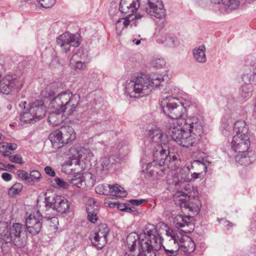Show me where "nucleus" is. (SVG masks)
Masks as SVG:
<instances>
[{
    "label": "nucleus",
    "instance_id": "23",
    "mask_svg": "<svg viewBox=\"0 0 256 256\" xmlns=\"http://www.w3.org/2000/svg\"><path fill=\"white\" fill-rule=\"evenodd\" d=\"M192 217L190 216L177 215L174 218L173 222L175 226L178 228L188 226L190 224V219Z\"/></svg>",
    "mask_w": 256,
    "mask_h": 256
},
{
    "label": "nucleus",
    "instance_id": "25",
    "mask_svg": "<svg viewBox=\"0 0 256 256\" xmlns=\"http://www.w3.org/2000/svg\"><path fill=\"white\" fill-rule=\"evenodd\" d=\"M206 48L204 44L193 50L194 56L196 62L204 63L206 62Z\"/></svg>",
    "mask_w": 256,
    "mask_h": 256
},
{
    "label": "nucleus",
    "instance_id": "12",
    "mask_svg": "<svg viewBox=\"0 0 256 256\" xmlns=\"http://www.w3.org/2000/svg\"><path fill=\"white\" fill-rule=\"evenodd\" d=\"M208 164V162L204 159L202 161L198 160H194L186 168H184L181 170L180 172H186L192 169L194 170V172L191 174L192 178L196 180L200 178L201 176H204V174H205L206 173Z\"/></svg>",
    "mask_w": 256,
    "mask_h": 256
},
{
    "label": "nucleus",
    "instance_id": "14",
    "mask_svg": "<svg viewBox=\"0 0 256 256\" xmlns=\"http://www.w3.org/2000/svg\"><path fill=\"white\" fill-rule=\"evenodd\" d=\"M166 148H167L166 144L158 146V149L156 150L154 154V159L153 162L148 164V170H149L152 166L158 165V166H162L164 164L166 165L168 158Z\"/></svg>",
    "mask_w": 256,
    "mask_h": 256
},
{
    "label": "nucleus",
    "instance_id": "22",
    "mask_svg": "<svg viewBox=\"0 0 256 256\" xmlns=\"http://www.w3.org/2000/svg\"><path fill=\"white\" fill-rule=\"evenodd\" d=\"M49 139L55 148H60L64 144L60 128L52 132L49 136Z\"/></svg>",
    "mask_w": 256,
    "mask_h": 256
},
{
    "label": "nucleus",
    "instance_id": "1",
    "mask_svg": "<svg viewBox=\"0 0 256 256\" xmlns=\"http://www.w3.org/2000/svg\"><path fill=\"white\" fill-rule=\"evenodd\" d=\"M178 98L169 96L164 98L161 106L164 112L170 119L165 130L168 134L182 147H196L200 143L203 126L194 116L185 118L186 108L178 103Z\"/></svg>",
    "mask_w": 256,
    "mask_h": 256
},
{
    "label": "nucleus",
    "instance_id": "20",
    "mask_svg": "<svg viewBox=\"0 0 256 256\" xmlns=\"http://www.w3.org/2000/svg\"><path fill=\"white\" fill-rule=\"evenodd\" d=\"M60 130L64 144H67L75 139L76 133L72 127L70 126H62L60 128Z\"/></svg>",
    "mask_w": 256,
    "mask_h": 256
},
{
    "label": "nucleus",
    "instance_id": "11",
    "mask_svg": "<svg viewBox=\"0 0 256 256\" xmlns=\"http://www.w3.org/2000/svg\"><path fill=\"white\" fill-rule=\"evenodd\" d=\"M46 206L56 210L58 212L64 214L70 208V203L64 196H54L50 200V198L46 197Z\"/></svg>",
    "mask_w": 256,
    "mask_h": 256
},
{
    "label": "nucleus",
    "instance_id": "37",
    "mask_svg": "<svg viewBox=\"0 0 256 256\" xmlns=\"http://www.w3.org/2000/svg\"><path fill=\"white\" fill-rule=\"evenodd\" d=\"M79 147H72L70 148L67 154L68 158L72 160H76V162H77L78 158V156Z\"/></svg>",
    "mask_w": 256,
    "mask_h": 256
},
{
    "label": "nucleus",
    "instance_id": "5",
    "mask_svg": "<svg viewBox=\"0 0 256 256\" xmlns=\"http://www.w3.org/2000/svg\"><path fill=\"white\" fill-rule=\"evenodd\" d=\"M139 8L157 18H163L166 16L162 0H120L119 4L120 11L130 18L136 13Z\"/></svg>",
    "mask_w": 256,
    "mask_h": 256
},
{
    "label": "nucleus",
    "instance_id": "62",
    "mask_svg": "<svg viewBox=\"0 0 256 256\" xmlns=\"http://www.w3.org/2000/svg\"><path fill=\"white\" fill-rule=\"evenodd\" d=\"M90 203H91V202H92V203H93V204H94H94H96V202H95V201H94V200H90Z\"/></svg>",
    "mask_w": 256,
    "mask_h": 256
},
{
    "label": "nucleus",
    "instance_id": "47",
    "mask_svg": "<svg viewBox=\"0 0 256 256\" xmlns=\"http://www.w3.org/2000/svg\"><path fill=\"white\" fill-rule=\"evenodd\" d=\"M130 202L134 206H139L142 203L146 202V200L144 199L140 200H130Z\"/></svg>",
    "mask_w": 256,
    "mask_h": 256
},
{
    "label": "nucleus",
    "instance_id": "53",
    "mask_svg": "<svg viewBox=\"0 0 256 256\" xmlns=\"http://www.w3.org/2000/svg\"><path fill=\"white\" fill-rule=\"evenodd\" d=\"M72 183L74 185H76L78 188H80L82 186L81 180L72 179Z\"/></svg>",
    "mask_w": 256,
    "mask_h": 256
},
{
    "label": "nucleus",
    "instance_id": "39",
    "mask_svg": "<svg viewBox=\"0 0 256 256\" xmlns=\"http://www.w3.org/2000/svg\"><path fill=\"white\" fill-rule=\"evenodd\" d=\"M113 163L111 162L110 158H104L101 160L102 170L104 171L108 170L112 166Z\"/></svg>",
    "mask_w": 256,
    "mask_h": 256
},
{
    "label": "nucleus",
    "instance_id": "21",
    "mask_svg": "<svg viewBox=\"0 0 256 256\" xmlns=\"http://www.w3.org/2000/svg\"><path fill=\"white\" fill-rule=\"evenodd\" d=\"M142 17V15L138 14L134 16V18H132L131 20L128 16L119 19L116 24V30L117 34H120L122 31L125 28H126L130 24V22L134 20V19L138 20L140 19Z\"/></svg>",
    "mask_w": 256,
    "mask_h": 256
},
{
    "label": "nucleus",
    "instance_id": "55",
    "mask_svg": "<svg viewBox=\"0 0 256 256\" xmlns=\"http://www.w3.org/2000/svg\"><path fill=\"white\" fill-rule=\"evenodd\" d=\"M128 206V205L125 204H119L118 206V208L122 211H126V208Z\"/></svg>",
    "mask_w": 256,
    "mask_h": 256
},
{
    "label": "nucleus",
    "instance_id": "19",
    "mask_svg": "<svg viewBox=\"0 0 256 256\" xmlns=\"http://www.w3.org/2000/svg\"><path fill=\"white\" fill-rule=\"evenodd\" d=\"M180 246L181 250L188 254L193 252L196 248L195 244L192 240L190 237L184 236L182 233Z\"/></svg>",
    "mask_w": 256,
    "mask_h": 256
},
{
    "label": "nucleus",
    "instance_id": "52",
    "mask_svg": "<svg viewBox=\"0 0 256 256\" xmlns=\"http://www.w3.org/2000/svg\"><path fill=\"white\" fill-rule=\"evenodd\" d=\"M126 212L131 213L134 215H137L138 214V212L134 208H130L128 207V206L127 208H126Z\"/></svg>",
    "mask_w": 256,
    "mask_h": 256
},
{
    "label": "nucleus",
    "instance_id": "56",
    "mask_svg": "<svg viewBox=\"0 0 256 256\" xmlns=\"http://www.w3.org/2000/svg\"><path fill=\"white\" fill-rule=\"evenodd\" d=\"M94 126H96V128H99L100 127L102 128V130H104L106 128L104 122L98 123Z\"/></svg>",
    "mask_w": 256,
    "mask_h": 256
},
{
    "label": "nucleus",
    "instance_id": "6",
    "mask_svg": "<svg viewBox=\"0 0 256 256\" xmlns=\"http://www.w3.org/2000/svg\"><path fill=\"white\" fill-rule=\"evenodd\" d=\"M0 248L4 242H12L18 247L25 246L27 241L26 228L20 223H14L8 227V223L0 222Z\"/></svg>",
    "mask_w": 256,
    "mask_h": 256
},
{
    "label": "nucleus",
    "instance_id": "54",
    "mask_svg": "<svg viewBox=\"0 0 256 256\" xmlns=\"http://www.w3.org/2000/svg\"><path fill=\"white\" fill-rule=\"evenodd\" d=\"M180 182H181V180H179L178 178L174 176V180H173V181L172 182V184L175 186H178Z\"/></svg>",
    "mask_w": 256,
    "mask_h": 256
},
{
    "label": "nucleus",
    "instance_id": "34",
    "mask_svg": "<svg viewBox=\"0 0 256 256\" xmlns=\"http://www.w3.org/2000/svg\"><path fill=\"white\" fill-rule=\"evenodd\" d=\"M90 238L93 246L99 250L102 248L107 243V238H104V242H101L102 239L100 237L90 236Z\"/></svg>",
    "mask_w": 256,
    "mask_h": 256
},
{
    "label": "nucleus",
    "instance_id": "28",
    "mask_svg": "<svg viewBox=\"0 0 256 256\" xmlns=\"http://www.w3.org/2000/svg\"><path fill=\"white\" fill-rule=\"evenodd\" d=\"M93 154L90 150L80 146L76 164H79L80 162H86V161L90 160Z\"/></svg>",
    "mask_w": 256,
    "mask_h": 256
},
{
    "label": "nucleus",
    "instance_id": "64",
    "mask_svg": "<svg viewBox=\"0 0 256 256\" xmlns=\"http://www.w3.org/2000/svg\"><path fill=\"white\" fill-rule=\"evenodd\" d=\"M26 104V102H24L23 104Z\"/></svg>",
    "mask_w": 256,
    "mask_h": 256
},
{
    "label": "nucleus",
    "instance_id": "27",
    "mask_svg": "<svg viewBox=\"0 0 256 256\" xmlns=\"http://www.w3.org/2000/svg\"><path fill=\"white\" fill-rule=\"evenodd\" d=\"M248 126L244 120H237L234 124V131L236 134L249 135L248 134Z\"/></svg>",
    "mask_w": 256,
    "mask_h": 256
},
{
    "label": "nucleus",
    "instance_id": "61",
    "mask_svg": "<svg viewBox=\"0 0 256 256\" xmlns=\"http://www.w3.org/2000/svg\"><path fill=\"white\" fill-rule=\"evenodd\" d=\"M4 165L2 162H0V169L4 170Z\"/></svg>",
    "mask_w": 256,
    "mask_h": 256
},
{
    "label": "nucleus",
    "instance_id": "17",
    "mask_svg": "<svg viewBox=\"0 0 256 256\" xmlns=\"http://www.w3.org/2000/svg\"><path fill=\"white\" fill-rule=\"evenodd\" d=\"M29 108L38 120L43 118L46 115V107L42 100H36L32 102L30 104Z\"/></svg>",
    "mask_w": 256,
    "mask_h": 256
},
{
    "label": "nucleus",
    "instance_id": "36",
    "mask_svg": "<svg viewBox=\"0 0 256 256\" xmlns=\"http://www.w3.org/2000/svg\"><path fill=\"white\" fill-rule=\"evenodd\" d=\"M55 88L51 86H47L42 91L41 95L44 98H50L55 95Z\"/></svg>",
    "mask_w": 256,
    "mask_h": 256
},
{
    "label": "nucleus",
    "instance_id": "60",
    "mask_svg": "<svg viewBox=\"0 0 256 256\" xmlns=\"http://www.w3.org/2000/svg\"><path fill=\"white\" fill-rule=\"evenodd\" d=\"M15 166L13 164H8V166H6V168H14Z\"/></svg>",
    "mask_w": 256,
    "mask_h": 256
},
{
    "label": "nucleus",
    "instance_id": "8",
    "mask_svg": "<svg viewBox=\"0 0 256 256\" xmlns=\"http://www.w3.org/2000/svg\"><path fill=\"white\" fill-rule=\"evenodd\" d=\"M23 84L22 78L7 76L0 80V91L4 94H8L15 89H20Z\"/></svg>",
    "mask_w": 256,
    "mask_h": 256
},
{
    "label": "nucleus",
    "instance_id": "43",
    "mask_svg": "<svg viewBox=\"0 0 256 256\" xmlns=\"http://www.w3.org/2000/svg\"><path fill=\"white\" fill-rule=\"evenodd\" d=\"M6 142L0 143V152L2 153L4 156H9L11 154L9 150H8Z\"/></svg>",
    "mask_w": 256,
    "mask_h": 256
},
{
    "label": "nucleus",
    "instance_id": "63",
    "mask_svg": "<svg viewBox=\"0 0 256 256\" xmlns=\"http://www.w3.org/2000/svg\"><path fill=\"white\" fill-rule=\"evenodd\" d=\"M2 133L0 132V140L2 138Z\"/></svg>",
    "mask_w": 256,
    "mask_h": 256
},
{
    "label": "nucleus",
    "instance_id": "31",
    "mask_svg": "<svg viewBox=\"0 0 256 256\" xmlns=\"http://www.w3.org/2000/svg\"><path fill=\"white\" fill-rule=\"evenodd\" d=\"M86 210L88 212V220L92 223L94 224L98 220V206L96 208L90 204H86Z\"/></svg>",
    "mask_w": 256,
    "mask_h": 256
},
{
    "label": "nucleus",
    "instance_id": "3",
    "mask_svg": "<svg viewBox=\"0 0 256 256\" xmlns=\"http://www.w3.org/2000/svg\"><path fill=\"white\" fill-rule=\"evenodd\" d=\"M170 78L171 75L168 74H155L150 76L144 74L134 76L131 79L126 80L125 88L130 97H142L148 95L152 88L162 86V83L167 82Z\"/></svg>",
    "mask_w": 256,
    "mask_h": 256
},
{
    "label": "nucleus",
    "instance_id": "41",
    "mask_svg": "<svg viewBox=\"0 0 256 256\" xmlns=\"http://www.w3.org/2000/svg\"><path fill=\"white\" fill-rule=\"evenodd\" d=\"M41 6L45 8H49L54 6L56 0H37Z\"/></svg>",
    "mask_w": 256,
    "mask_h": 256
},
{
    "label": "nucleus",
    "instance_id": "2",
    "mask_svg": "<svg viewBox=\"0 0 256 256\" xmlns=\"http://www.w3.org/2000/svg\"><path fill=\"white\" fill-rule=\"evenodd\" d=\"M166 239L162 244V236L154 225L148 224L143 234L140 236L136 232H131L126 238L130 251L133 252L138 244V253L136 256H156V252L162 246L168 256H176L180 249L182 232L168 229L166 230Z\"/></svg>",
    "mask_w": 256,
    "mask_h": 256
},
{
    "label": "nucleus",
    "instance_id": "38",
    "mask_svg": "<svg viewBox=\"0 0 256 256\" xmlns=\"http://www.w3.org/2000/svg\"><path fill=\"white\" fill-rule=\"evenodd\" d=\"M22 188V185L20 183L15 184L8 190V194L11 196H14L18 194Z\"/></svg>",
    "mask_w": 256,
    "mask_h": 256
},
{
    "label": "nucleus",
    "instance_id": "46",
    "mask_svg": "<svg viewBox=\"0 0 256 256\" xmlns=\"http://www.w3.org/2000/svg\"><path fill=\"white\" fill-rule=\"evenodd\" d=\"M16 174L18 176L22 179L28 181L30 180V177L29 174L27 172L22 170H18L17 171Z\"/></svg>",
    "mask_w": 256,
    "mask_h": 256
},
{
    "label": "nucleus",
    "instance_id": "58",
    "mask_svg": "<svg viewBox=\"0 0 256 256\" xmlns=\"http://www.w3.org/2000/svg\"><path fill=\"white\" fill-rule=\"evenodd\" d=\"M72 165V162H68L64 164V165L62 166V169L64 170L66 166H70Z\"/></svg>",
    "mask_w": 256,
    "mask_h": 256
},
{
    "label": "nucleus",
    "instance_id": "24",
    "mask_svg": "<svg viewBox=\"0 0 256 256\" xmlns=\"http://www.w3.org/2000/svg\"><path fill=\"white\" fill-rule=\"evenodd\" d=\"M109 229L106 224H102L96 227L94 232L90 236H96L101 238V242H104V238H107Z\"/></svg>",
    "mask_w": 256,
    "mask_h": 256
},
{
    "label": "nucleus",
    "instance_id": "51",
    "mask_svg": "<svg viewBox=\"0 0 256 256\" xmlns=\"http://www.w3.org/2000/svg\"><path fill=\"white\" fill-rule=\"evenodd\" d=\"M2 179L8 182L12 180V175L8 172H4L2 174Z\"/></svg>",
    "mask_w": 256,
    "mask_h": 256
},
{
    "label": "nucleus",
    "instance_id": "15",
    "mask_svg": "<svg viewBox=\"0 0 256 256\" xmlns=\"http://www.w3.org/2000/svg\"><path fill=\"white\" fill-rule=\"evenodd\" d=\"M102 188H108V194L112 196H116L124 197L126 196L127 192L124 190L121 186L116 184L114 185L106 184V186H99L96 188V192L100 194L102 193L104 194H108L107 190H102Z\"/></svg>",
    "mask_w": 256,
    "mask_h": 256
},
{
    "label": "nucleus",
    "instance_id": "49",
    "mask_svg": "<svg viewBox=\"0 0 256 256\" xmlns=\"http://www.w3.org/2000/svg\"><path fill=\"white\" fill-rule=\"evenodd\" d=\"M40 176H41V174L39 172H38L37 170H33L30 172V178H32L34 179H36V180H38L40 178Z\"/></svg>",
    "mask_w": 256,
    "mask_h": 256
},
{
    "label": "nucleus",
    "instance_id": "18",
    "mask_svg": "<svg viewBox=\"0 0 256 256\" xmlns=\"http://www.w3.org/2000/svg\"><path fill=\"white\" fill-rule=\"evenodd\" d=\"M86 55L82 52H79L74 54L70 60V65L76 70H81L86 68V63L82 62Z\"/></svg>",
    "mask_w": 256,
    "mask_h": 256
},
{
    "label": "nucleus",
    "instance_id": "30",
    "mask_svg": "<svg viewBox=\"0 0 256 256\" xmlns=\"http://www.w3.org/2000/svg\"><path fill=\"white\" fill-rule=\"evenodd\" d=\"M24 108L26 106H24ZM20 120L22 122L26 123H34L38 120L34 114L30 112V109H25L20 115Z\"/></svg>",
    "mask_w": 256,
    "mask_h": 256
},
{
    "label": "nucleus",
    "instance_id": "32",
    "mask_svg": "<svg viewBox=\"0 0 256 256\" xmlns=\"http://www.w3.org/2000/svg\"><path fill=\"white\" fill-rule=\"evenodd\" d=\"M160 41L164 46L170 48L174 47L177 42V40L176 38L168 34L162 36Z\"/></svg>",
    "mask_w": 256,
    "mask_h": 256
},
{
    "label": "nucleus",
    "instance_id": "26",
    "mask_svg": "<svg viewBox=\"0 0 256 256\" xmlns=\"http://www.w3.org/2000/svg\"><path fill=\"white\" fill-rule=\"evenodd\" d=\"M236 156V162L241 165H248L252 162L253 158L248 156L247 150H244V152H238Z\"/></svg>",
    "mask_w": 256,
    "mask_h": 256
},
{
    "label": "nucleus",
    "instance_id": "33",
    "mask_svg": "<svg viewBox=\"0 0 256 256\" xmlns=\"http://www.w3.org/2000/svg\"><path fill=\"white\" fill-rule=\"evenodd\" d=\"M178 104H180V106H182L186 110V108H190L193 106V104L191 100V98L187 94H184L179 98Z\"/></svg>",
    "mask_w": 256,
    "mask_h": 256
},
{
    "label": "nucleus",
    "instance_id": "50",
    "mask_svg": "<svg viewBox=\"0 0 256 256\" xmlns=\"http://www.w3.org/2000/svg\"><path fill=\"white\" fill-rule=\"evenodd\" d=\"M6 145L7 146V148H8V150H16L18 148L17 144L15 143L6 142Z\"/></svg>",
    "mask_w": 256,
    "mask_h": 256
},
{
    "label": "nucleus",
    "instance_id": "48",
    "mask_svg": "<svg viewBox=\"0 0 256 256\" xmlns=\"http://www.w3.org/2000/svg\"><path fill=\"white\" fill-rule=\"evenodd\" d=\"M44 171L46 174L52 176H54L56 174V173L53 168L49 166H46L45 168Z\"/></svg>",
    "mask_w": 256,
    "mask_h": 256
},
{
    "label": "nucleus",
    "instance_id": "10",
    "mask_svg": "<svg viewBox=\"0 0 256 256\" xmlns=\"http://www.w3.org/2000/svg\"><path fill=\"white\" fill-rule=\"evenodd\" d=\"M42 216L38 210L30 214L26 221V228L30 234L36 235L40 232L42 227Z\"/></svg>",
    "mask_w": 256,
    "mask_h": 256
},
{
    "label": "nucleus",
    "instance_id": "4",
    "mask_svg": "<svg viewBox=\"0 0 256 256\" xmlns=\"http://www.w3.org/2000/svg\"><path fill=\"white\" fill-rule=\"evenodd\" d=\"M80 96L74 94L70 90L62 92L55 96L50 102V106L54 110L48 118V121L52 126L60 125L63 121L60 114L72 115L76 112Z\"/></svg>",
    "mask_w": 256,
    "mask_h": 256
},
{
    "label": "nucleus",
    "instance_id": "13",
    "mask_svg": "<svg viewBox=\"0 0 256 256\" xmlns=\"http://www.w3.org/2000/svg\"><path fill=\"white\" fill-rule=\"evenodd\" d=\"M250 146L249 135L236 134L231 142L232 149L236 152L247 150Z\"/></svg>",
    "mask_w": 256,
    "mask_h": 256
},
{
    "label": "nucleus",
    "instance_id": "45",
    "mask_svg": "<svg viewBox=\"0 0 256 256\" xmlns=\"http://www.w3.org/2000/svg\"><path fill=\"white\" fill-rule=\"evenodd\" d=\"M54 182L58 186L64 188H66L68 186L66 182L59 178H56Z\"/></svg>",
    "mask_w": 256,
    "mask_h": 256
},
{
    "label": "nucleus",
    "instance_id": "35",
    "mask_svg": "<svg viewBox=\"0 0 256 256\" xmlns=\"http://www.w3.org/2000/svg\"><path fill=\"white\" fill-rule=\"evenodd\" d=\"M178 154H170V153L168 152L169 160H167L166 165L172 169L176 168L177 166L176 164L178 162Z\"/></svg>",
    "mask_w": 256,
    "mask_h": 256
},
{
    "label": "nucleus",
    "instance_id": "57",
    "mask_svg": "<svg viewBox=\"0 0 256 256\" xmlns=\"http://www.w3.org/2000/svg\"><path fill=\"white\" fill-rule=\"evenodd\" d=\"M181 179L182 180H186V181H189V180H190L192 179L190 178L188 176H181Z\"/></svg>",
    "mask_w": 256,
    "mask_h": 256
},
{
    "label": "nucleus",
    "instance_id": "44",
    "mask_svg": "<svg viewBox=\"0 0 256 256\" xmlns=\"http://www.w3.org/2000/svg\"><path fill=\"white\" fill-rule=\"evenodd\" d=\"M10 160L12 162L21 164L22 163V157L20 154H15L9 156Z\"/></svg>",
    "mask_w": 256,
    "mask_h": 256
},
{
    "label": "nucleus",
    "instance_id": "7",
    "mask_svg": "<svg viewBox=\"0 0 256 256\" xmlns=\"http://www.w3.org/2000/svg\"><path fill=\"white\" fill-rule=\"evenodd\" d=\"M175 204L182 208L188 209L194 214H197L201 207V204L197 198H190V196L182 191H178L174 196Z\"/></svg>",
    "mask_w": 256,
    "mask_h": 256
},
{
    "label": "nucleus",
    "instance_id": "42",
    "mask_svg": "<svg viewBox=\"0 0 256 256\" xmlns=\"http://www.w3.org/2000/svg\"><path fill=\"white\" fill-rule=\"evenodd\" d=\"M165 64V60L162 58H155L152 62V65L156 68H162Z\"/></svg>",
    "mask_w": 256,
    "mask_h": 256
},
{
    "label": "nucleus",
    "instance_id": "29",
    "mask_svg": "<svg viewBox=\"0 0 256 256\" xmlns=\"http://www.w3.org/2000/svg\"><path fill=\"white\" fill-rule=\"evenodd\" d=\"M211 2L214 4H222L226 6L230 10L236 9L239 5L238 0H210Z\"/></svg>",
    "mask_w": 256,
    "mask_h": 256
},
{
    "label": "nucleus",
    "instance_id": "40",
    "mask_svg": "<svg viewBox=\"0 0 256 256\" xmlns=\"http://www.w3.org/2000/svg\"><path fill=\"white\" fill-rule=\"evenodd\" d=\"M253 73L254 74H252L250 73L243 74L242 76V81L246 84H249L254 82L255 77L256 76V73L255 72Z\"/></svg>",
    "mask_w": 256,
    "mask_h": 256
},
{
    "label": "nucleus",
    "instance_id": "59",
    "mask_svg": "<svg viewBox=\"0 0 256 256\" xmlns=\"http://www.w3.org/2000/svg\"><path fill=\"white\" fill-rule=\"evenodd\" d=\"M133 42H135V44H136V45H138L140 43V40H136V39H134V40H133Z\"/></svg>",
    "mask_w": 256,
    "mask_h": 256
},
{
    "label": "nucleus",
    "instance_id": "16",
    "mask_svg": "<svg viewBox=\"0 0 256 256\" xmlns=\"http://www.w3.org/2000/svg\"><path fill=\"white\" fill-rule=\"evenodd\" d=\"M146 136L153 142L160 146L166 144V138L164 136L162 130L156 126H154L146 130Z\"/></svg>",
    "mask_w": 256,
    "mask_h": 256
},
{
    "label": "nucleus",
    "instance_id": "9",
    "mask_svg": "<svg viewBox=\"0 0 256 256\" xmlns=\"http://www.w3.org/2000/svg\"><path fill=\"white\" fill-rule=\"evenodd\" d=\"M56 42L65 53L70 51L72 46L77 47L80 44L78 36L69 32H66L60 35L57 38Z\"/></svg>",
    "mask_w": 256,
    "mask_h": 256
}]
</instances>
